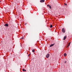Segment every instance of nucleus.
Here are the masks:
<instances>
[{
    "instance_id": "1",
    "label": "nucleus",
    "mask_w": 72,
    "mask_h": 72,
    "mask_svg": "<svg viewBox=\"0 0 72 72\" xmlns=\"http://www.w3.org/2000/svg\"><path fill=\"white\" fill-rule=\"evenodd\" d=\"M62 31L63 33H65V32L66 31L65 30L64 28H63L62 29Z\"/></svg>"
},
{
    "instance_id": "2",
    "label": "nucleus",
    "mask_w": 72,
    "mask_h": 72,
    "mask_svg": "<svg viewBox=\"0 0 72 72\" xmlns=\"http://www.w3.org/2000/svg\"><path fill=\"white\" fill-rule=\"evenodd\" d=\"M50 56V55H49V54H47V55H46V58H48Z\"/></svg>"
},
{
    "instance_id": "3",
    "label": "nucleus",
    "mask_w": 72,
    "mask_h": 72,
    "mask_svg": "<svg viewBox=\"0 0 72 72\" xmlns=\"http://www.w3.org/2000/svg\"><path fill=\"white\" fill-rule=\"evenodd\" d=\"M4 26L6 27L8 26L9 25L8 24H5L4 25Z\"/></svg>"
},
{
    "instance_id": "4",
    "label": "nucleus",
    "mask_w": 72,
    "mask_h": 72,
    "mask_svg": "<svg viewBox=\"0 0 72 72\" xmlns=\"http://www.w3.org/2000/svg\"><path fill=\"white\" fill-rule=\"evenodd\" d=\"M66 38H67V36L66 35V36H65L64 37V39H63V40H65V39H66Z\"/></svg>"
},
{
    "instance_id": "5",
    "label": "nucleus",
    "mask_w": 72,
    "mask_h": 72,
    "mask_svg": "<svg viewBox=\"0 0 72 72\" xmlns=\"http://www.w3.org/2000/svg\"><path fill=\"white\" fill-rule=\"evenodd\" d=\"M45 2V0H41L40 1V2L42 3V2Z\"/></svg>"
},
{
    "instance_id": "6",
    "label": "nucleus",
    "mask_w": 72,
    "mask_h": 72,
    "mask_svg": "<svg viewBox=\"0 0 72 72\" xmlns=\"http://www.w3.org/2000/svg\"><path fill=\"white\" fill-rule=\"evenodd\" d=\"M47 6H49L50 9H51V6L50 5L48 4Z\"/></svg>"
},
{
    "instance_id": "7",
    "label": "nucleus",
    "mask_w": 72,
    "mask_h": 72,
    "mask_svg": "<svg viewBox=\"0 0 72 72\" xmlns=\"http://www.w3.org/2000/svg\"><path fill=\"white\" fill-rule=\"evenodd\" d=\"M54 44H50V47H52V46H54Z\"/></svg>"
},
{
    "instance_id": "8",
    "label": "nucleus",
    "mask_w": 72,
    "mask_h": 72,
    "mask_svg": "<svg viewBox=\"0 0 72 72\" xmlns=\"http://www.w3.org/2000/svg\"><path fill=\"white\" fill-rule=\"evenodd\" d=\"M32 52H35V50H32Z\"/></svg>"
},
{
    "instance_id": "9",
    "label": "nucleus",
    "mask_w": 72,
    "mask_h": 72,
    "mask_svg": "<svg viewBox=\"0 0 72 72\" xmlns=\"http://www.w3.org/2000/svg\"><path fill=\"white\" fill-rule=\"evenodd\" d=\"M70 44H71V42H70V43H69V44H68V46H67V47H69V45H70Z\"/></svg>"
},
{
    "instance_id": "10",
    "label": "nucleus",
    "mask_w": 72,
    "mask_h": 72,
    "mask_svg": "<svg viewBox=\"0 0 72 72\" xmlns=\"http://www.w3.org/2000/svg\"><path fill=\"white\" fill-rule=\"evenodd\" d=\"M66 55L67 54L66 53H64V56H66Z\"/></svg>"
},
{
    "instance_id": "11",
    "label": "nucleus",
    "mask_w": 72,
    "mask_h": 72,
    "mask_svg": "<svg viewBox=\"0 0 72 72\" xmlns=\"http://www.w3.org/2000/svg\"><path fill=\"white\" fill-rule=\"evenodd\" d=\"M52 27H53V26H52V25H50V28H52Z\"/></svg>"
},
{
    "instance_id": "12",
    "label": "nucleus",
    "mask_w": 72,
    "mask_h": 72,
    "mask_svg": "<svg viewBox=\"0 0 72 72\" xmlns=\"http://www.w3.org/2000/svg\"><path fill=\"white\" fill-rule=\"evenodd\" d=\"M24 38V37H22L21 39H23Z\"/></svg>"
},
{
    "instance_id": "13",
    "label": "nucleus",
    "mask_w": 72,
    "mask_h": 72,
    "mask_svg": "<svg viewBox=\"0 0 72 72\" xmlns=\"http://www.w3.org/2000/svg\"><path fill=\"white\" fill-rule=\"evenodd\" d=\"M64 63H67V61H65Z\"/></svg>"
},
{
    "instance_id": "14",
    "label": "nucleus",
    "mask_w": 72,
    "mask_h": 72,
    "mask_svg": "<svg viewBox=\"0 0 72 72\" xmlns=\"http://www.w3.org/2000/svg\"><path fill=\"white\" fill-rule=\"evenodd\" d=\"M22 71H24V69H23Z\"/></svg>"
},
{
    "instance_id": "15",
    "label": "nucleus",
    "mask_w": 72,
    "mask_h": 72,
    "mask_svg": "<svg viewBox=\"0 0 72 72\" xmlns=\"http://www.w3.org/2000/svg\"><path fill=\"white\" fill-rule=\"evenodd\" d=\"M64 5H67V4H66V3H64Z\"/></svg>"
},
{
    "instance_id": "16",
    "label": "nucleus",
    "mask_w": 72,
    "mask_h": 72,
    "mask_svg": "<svg viewBox=\"0 0 72 72\" xmlns=\"http://www.w3.org/2000/svg\"><path fill=\"white\" fill-rule=\"evenodd\" d=\"M27 23L26 22L25 23V25H26V24H27Z\"/></svg>"
},
{
    "instance_id": "17",
    "label": "nucleus",
    "mask_w": 72,
    "mask_h": 72,
    "mask_svg": "<svg viewBox=\"0 0 72 72\" xmlns=\"http://www.w3.org/2000/svg\"><path fill=\"white\" fill-rule=\"evenodd\" d=\"M30 54H29V55H28V56H30Z\"/></svg>"
},
{
    "instance_id": "18",
    "label": "nucleus",
    "mask_w": 72,
    "mask_h": 72,
    "mask_svg": "<svg viewBox=\"0 0 72 72\" xmlns=\"http://www.w3.org/2000/svg\"><path fill=\"white\" fill-rule=\"evenodd\" d=\"M24 71H26V70H25V69H24Z\"/></svg>"
},
{
    "instance_id": "19",
    "label": "nucleus",
    "mask_w": 72,
    "mask_h": 72,
    "mask_svg": "<svg viewBox=\"0 0 72 72\" xmlns=\"http://www.w3.org/2000/svg\"><path fill=\"white\" fill-rule=\"evenodd\" d=\"M1 2V1H0V3Z\"/></svg>"
}]
</instances>
